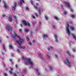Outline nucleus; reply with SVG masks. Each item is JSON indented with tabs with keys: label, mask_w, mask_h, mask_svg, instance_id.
Masks as SVG:
<instances>
[{
	"label": "nucleus",
	"mask_w": 76,
	"mask_h": 76,
	"mask_svg": "<svg viewBox=\"0 0 76 76\" xmlns=\"http://www.w3.org/2000/svg\"><path fill=\"white\" fill-rule=\"evenodd\" d=\"M72 36H73V38H74V39H75V40H76V35H75V34H72Z\"/></svg>",
	"instance_id": "4468645a"
},
{
	"label": "nucleus",
	"mask_w": 76,
	"mask_h": 76,
	"mask_svg": "<svg viewBox=\"0 0 76 76\" xmlns=\"http://www.w3.org/2000/svg\"><path fill=\"white\" fill-rule=\"evenodd\" d=\"M13 68L11 67L10 68L11 71H9V73H10V74H12V71H13Z\"/></svg>",
	"instance_id": "ddd939ff"
},
{
	"label": "nucleus",
	"mask_w": 76,
	"mask_h": 76,
	"mask_svg": "<svg viewBox=\"0 0 76 76\" xmlns=\"http://www.w3.org/2000/svg\"><path fill=\"white\" fill-rule=\"evenodd\" d=\"M7 38H9V37H8V36H7Z\"/></svg>",
	"instance_id": "0e129e2a"
},
{
	"label": "nucleus",
	"mask_w": 76,
	"mask_h": 76,
	"mask_svg": "<svg viewBox=\"0 0 76 76\" xmlns=\"http://www.w3.org/2000/svg\"><path fill=\"white\" fill-rule=\"evenodd\" d=\"M2 16L3 17H4V18H6V17H7L6 16V15H3Z\"/></svg>",
	"instance_id": "c9c22d12"
},
{
	"label": "nucleus",
	"mask_w": 76,
	"mask_h": 76,
	"mask_svg": "<svg viewBox=\"0 0 76 76\" xmlns=\"http://www.w3.org/2000/svg\"><path fill=\"white\" fill-rule=\"evenodd\" d=\"M3 3L4 4V7L6 8H7V4H6L5 3V2H4V1H3Z\"/></svg>",
	"instance_id": "2eb2a0df"
},
{
	"label": "nucleus",
	"mask_w": 76,
	"mask_h": 76,
	"mask_svg": "<svg viewBox=\"0 0 76 76\" xmlns=\"http://www.w3.org/2000/svg\"><path fill=\"white\" fill-rule=\"evenodd\" d=\"M67 13V12H63V14L64 15H66Z\"/></svg>",
	"instance_id": "72a5a7b5"
},
{
	"label": "nucleus",
	"mask_w": 76,
	"mask_h": 76,
	"mask_svg": "<svg viewBox=\"0 0 76 76\" xmlns=\"http://www.w3.org/2000/svg\"><path fill=\"white\" fill-rule=\"evenodd\" d=\"M38 54L39 55V56H41V53H38Z\"/></svg>",
	"instance_id": "603ef678"
},
{
	"label": "nucleus",
	"mask_w": 76,
	"mask_h": 76,
	"mask_svg": "<svg viewBox=\"0 0 76 76\" xmlns=\"http://www.w3.org/2000/svg\"><path fill=\"white\" fill-rule=\"evenodd\" d=\"M17 51L18 52V53H20V50H18V49H17Z\"/></svg>",
	"instance_id": "473e14b6"
},
{
	"label": "nucleus",
	"mask_w": 76,
	"mask_h": 76,
	"mask_svg": "<svg viewBox=\"0 0 76 76\" xmlns=\"http://www.w3.org/2000/svg\"><path fill=\"white\" fill-rule=\"evenodd\" d=\"M6 70H7V69H6Z\"/></svg>",
	"instance_id": "774afa93"
},
{
	"label": "nucleus",
	"mask_w": 76,
	"mask_h": 76,
	"mask_svg": "<svg viewBox=\"0 0 76 76\" xmlns=\"http://www.w3.org/2000/svg\"><path fill=\"white\" fill-rule=\"evenodd\" d=\"M25 63L26 65L29 64L31 65V66H33L34 64V62L31 61V59L30 58H28L26 59L25 61Z\"/></svg>",
	"instance_id": "f03ea898"
},
{
	"label": "nucleus",
	"mask_w": 76,
	"mask_h": 76,
	"mask_svg": "<svg viewBox=\"0 0 76 76\" xmlns=\"http://www.w3.org/2000/svg\"><path fill=\"white\" fill-rule=\"evenodd\" d=\"M66 62L65 61H63L64 63L65 64H67V66H68L69 67H70L72 66V63L69 61V60L67 58H66Z\"/></svg>",
	"instance_id": "20e7f679"
},
{
	"label": "nucleus",
	"mask_w": 76,
	"mask_h": 76,
	"mask_svg": "<svg viewBox=\"0 0 76 76\" xmlns=\"http://www.w3.org/2000/svg\"><path fill=\"white\" fill-rule=\"evenodd\" d=\"M55 56L56 58H58V55L56 54L55 55Z\"/></svg>",
	"instance_id": "4be33fe9"
},
{
	"label": "nucleus",
	"mask_w": 76,
	"mask_h": 76,
	"mask_svg": "<svg viewBox=\"0 0 76 76\" xmlns=\"http://www.w3.org/2000/svg\"><path fill=\"white\" fill-rule=\"evenodd\" d=\"M10 48H11V49H13V47H12V45H10Z\"/></svg>",
	"instance_id": "7c9ffc66"
},
{
	"label": "nucleus",
	"mask_w": 76,
	"mask_h": 76,
	"mask_svg": "<svg viewBox=\"0 0 76 76\" xmlns=\"http://www.w3.org/2000/svg\"><path fill=\"white\" fill-rule=\"evenodd\" d=\"M6 29L8 30V31H12V28L9 26H7L6 27Z\"/></svg>",
	"instance_id": "6e6552de"
},
{
	"label": "nucleus",
	"mask_w": 76,
	"mask_h": 76,
	"mask_svg": "<svg viewBox=\"0 0 76 76\" xmlns=\"http://www.w3.org/2000/svg\"><path fill=\"white\" fill-rule=\"evenodd\" d=\"M50 54L47 55L48 57V58H50Z\"/></svg>",
	"instance_id": "bb28decb"
},
{
	"label": "nucleus",
	"mask_w": 76,
	"mask_h": 76,
	"mask_svg": "<svg viewBox=\"0 0 76 76\" xmlns=\"http://www.w3.org/2000/svg\"><path fill=\"white\" fill-rule=\"evenodd\" d=\"M54 37L55 38V40L56 42H58L59 41V40H60V38H59L58 37V36L55 34Z\"/></svg>",
	"instance_id": "423d86ee"
},
{
	"label": "nucleus",
	"mask_w": 76,
	"mask_h": 76,
	"mask_svg": "<svg viewBox=\"0 0 76 76\" xmlns=\"http://www.w3.org/2000/svg\"><path fill=\"white\" fill-rule=\"evenodd\" d=\"M17 22V21L16 20V23H18V22Z\"/></svg>",
	"instance_id": "052dcab7"
},
{
	"label": "nucleus",
	"mask_w": 76,
	"mask_h": 76,
	"mask_svg": "<svg viewBox=\"0 0 76 76\" xmlns=\"http://www.w3.org/2000/svg\"><path fill=\"white\" fill-rule=\"evenodd\" d=\"M32 42H35V40H33L32 41Z\"/></svg>",
	"instance_id": "8fccbe9b"
},
{
	"label": "nucleus",
	"mask_w": 76,
	"mask_h": 76,
	"mask_svg": "<svg viewBox=\"0 0 76 76\" xmlns=\"http://www.w3.org/2000/svg\"><path fill=\"white\" fill-rule=\"evenodd\" d=\"M19 32H21V31H22V30H21V29H20L19 30Z\"/></svg>",
	"instance_id": "3c124183"
},
{
	"label": "nucleus",
	"mask_w": 76,
	"mask_h": 76,
	"mask_svg": "<svg viewBox=\"0 0 76 76\" xmlns=\"http://www.w3.org/2000/svg\"><path fill=\"white\" fill-rule=\"evenodd\" d=\"M3 49L4 50H5V47H4V45H3Z\"/></svg>",
	"instance_id": "c85d7f7f"
},
{
	"label": "nucleus",
	"mask_w": 76,
	"mask_h": 76,
	"mask_svg": "<svg viewBox=\"0 0 76 76\" xmlns=\"http://www.w3.org/2000/svg\"><path fill=\"white\" fill-rule=\"evenodd\" d=\"M13 34L14 35L12 34H11V37H12V38H14V39L16 38V37H18V38H19V39L20 40V39H22L20 38V36L18 35L17 33H16V31H13Z\"/></svg>",
	"instance_id": "39448f33"
},
{
	"label": "nucleus",
	"mask_w": 76,
	"mask_h": 76,
	"mask_svg": "<svg viewBox=\"0 0 76 76\" xmlns=\"http://www.w3.org/2000/svg\"><path fill=\"white\" fill-rule=\"evenodd\" d=\"M31 17L34 19H35V17L33 15H31Z\"/></svg>",
	"instance_id": "5701e85b"
},
{
	"label": "nucleus",
	"mask_w": 76,
	"mask_h": 76,
	"mask_svg": "<svg viewBox=\"0 0 76 76\" xmlns=\"http://www.w3.org/2000/svg\"><path fill=\"white\" fill-rule=\"evenodd\" d=\"M32 24L33 26L34 25V24H35V23L32 22Z\"/></svg>",
	"instance_id": "de8ad7c7"
},
{
	"label": "nucleus",
	"mask_w": 76,
	"mask_h": 76,
	"mask_svg": "<svg viewBox=\"0 0 76 76\" xmlns=\"http://www.w3.org/2000/svg\"><path fill=\"white\" fill-rule=\"evenodd\" d=\"M8 20L9 22H12V17H9L8 18Z\"/></svg>",
	"instance_id": "dca6fc26"
},
{
	"label": "nucleus",
	"mask_w": 76,
	"mask_h": 76,
	"mask_svg": "<svg viewBox=\"0 0 76 76\" xmlns=\"http://www.w3.org/2000/svg\"><path fill=\"white\" fill-rule=\"evenodd\" d=\"M36 72H38V69H36Z\"/></svg>",
	"instance_id": "864d4df0"
},
{
	"label": "nucleus",
	"mask_w": 76,
	"mask_h": 76,
	"mask_svg": "<svg viewBox=\"0 0 76 76\" xmlns=\"http://www.w3.org/2000/svg\"><path fill=\"white\" fill-rule=\"evenodd\" d=\"M72 51H73V52H75V51H76V49H72Z\"/></svg>",
	"instance_id": "cd10ccee"
},
{
	"label": "nucleus",
	"mask_w": 76,
	"mask_h": 76,
	"mask_svg": "<svg viewBox=\"0 0 76 76\" xmlns=\"http://www.w3.org/2000/svg\"><path fill=\"white\" fill-rule=\"evenodd\" d=\"M10 61L11 63H13L12 61V59H10Z\"/></svg>",
	"instance_id": "79ce46f5"
},
{
	"label": "nucleus",
	"mask_w": 76,
	"mask_h": 76,
	"mask_svg": "<svg viewBox=\"0 0 76 76\" xmlns=\"http://www.w3.org/2000/svg\"><path fill=\"white\" fill-rule=\"evenodd\" d=\"M45 20H47L48 19V18L47 16L46 15L45 16Z\"/></svg>",
	"instance_id": "412c9836"
},
{
	"label": "nucleus",
	"mask_w": 76,
	"mask_h": 76,
	"mask_svg": "<svg viewBox=\"0 0 76 76\" xmlns=\"http://www.w3.org/2000/svg\"><path fill=\"white\" fill-rule=\"evenodd\" d=\"M54 48L52 46H50V47H49L48 49V51H51Z\"/></svg>",
	"instance_id": "f8f14e48"
},
{
	"label": "nucleus",
	"mask_w": 76,
	"mask_h": 76,
	"mask_svg": "<svg viewBox=\"0 0 76 76\" xmlns=\"http://www.w3.org/2000/svg\"><path fill=\"white\" fill-rule=\"evenodd\" d=\"M29 10V8H28V7H26V10Z\"/></svg>",
	"instance_id": "58836bf2"
},
{
	"label": "nucleus",
	"mask_w": 76,
	"mask_h": 76,
	"mask_svg": "<svg viewBox=\"0 0 76 76\" xmlns=\"http://www.w3.org/2000/svg\"><path fill=\"white\" fill-rule=\"evenodd\" d=\"M31 4H32V5H33V3H32V1H31Z\"/></svg>",
	"instance_id": "09e8293b"
},
{
	"label": "nucleus",
	"mask_w": 76,
	"mask_h": 76,
	"mask_svg": "<svg viewBox=\"0 0 76 76\" xmlns=\"http://www.w3.org/2000/svg\"><path fill=\"white\" fill-rule=\"evenodd\" d=\"M63 4H64L65 6L68 7H70L71 6V5L69 3H66V2H64L63 3Z\"/></svg>",
	"instance_id": "1a4fd4ad"
},
{
	"label": "nucleus",
	"mask_w": 76,
	"mask_h": 76,
	"mask_svg": "<svg viewBox=\"0 0 76 76\" xmlns=\"http://www.w3.org/2000/svg\"><path fill=\"white\" fill-rule=\"evenodd\" d=\"M41 11V10H40V9H39V14L40 15V12Z\"/></svg>",
	"instance_id": "ea45409f"
},
{
	"label": "nucleus",
	"mask_w": 76,
	"mask_h": 76,
	"mask_svg": "<svg viewBox=\"0 0 76 76\" xmlns=\"http://www.w3.org/2000/svg\"><path fill=\"white\" fill-rule=\"evenodd\" d=\"M11 56H13V54H11Z\"/></svg>",
	"instance_id": "69168bd1"
},
{
	"label": "nucleus",
	"mask_w": 76,
	"mask_h": 76,
	"mask_svg": "<svg viewBox=\"0 0 76 76\" xmlns=\"http://www.w3.org/2000/svg\"><path fill=\"white\" fill-rule=\"evenodd\" d=\"M70 10L72 12H73L74 11V10H73V9L72 8H70Z\"/></svg>",
	"instance_id": "393cba45"
},
{
	"label": "nucleus",
	"mask_w": 76,
	"mask_h": 76,
	"mask_svg": "<svg viewBox=\"0 0 76 76\" xmlns=\"http://www.w3.org/2000/svg\"><path fill=\"white\" fill-rule=\"evenodd\" d=\"M55 19H56V20H57L58 19V18L57 17H54Z\"/></svg>",
	"instance_id": "a878e982"
},
{
	"label": "nucleus",
	"mask_w": 76,
	"mask_h": 76,
	"mask_svg": "<svg viewBox=\"0 0 76 76\" xmlns=\"http://www.w3.org/2000/svg\"><path fill=\"white\" fill-rule=\"evenodd\" d=\"M37 73L38 75H41V73L39 72H37Z\"/></svg>",
	"instance_id": "2f4dec72"
},
{
	"label": "nucleus",
	"mask_w": 76,
	"mask_h": 76,
	"mask_svg": "<svg viewBox=\"0 0 76 76\" xmlns=\"http://www.w3.org/2000/svg\"><path fill=\"white\" fill-rule=\"evenodd\" d=\"M71 17L72 18H74L75 16L73 15H71Z\"/></svg>",
	"instance_id": "b1692460"
},
{
	"label": "nucleus",
	"mask_w": 76,
	"mask_h": 76,
	"mask_svg": "<svg viewBox=\"0 0 76 76\" xmlns=\"http://www.w3.org/2000/svg\"><path fill=\"white\" fill-rule=\"evenodd\" d=\"M2 41H1V39H0V42H1Z\"/></svg>",
	"instance_id": "4d7b16f0"
},
{
	"label": "nucleus",
	"mask_w": 76,
	"mask_h": 76,
	"mask_svg": "<svg viewBox=\"0 0 76 76\" xmlns=\"http://www.w3.org/2000/svg\"><path fill=\"white\" fill-rule=\"evenodd\" d=\"M34 15L35 16H37V17H38V15H37V14L36 13H35Z\"/></svg>",
	"instance_id": "f704fd0d"
},
{
	"label": "nucleus",
	"mask_w": 76,
	"mask_h": 76,
	"mask_svg": "<svg viewBox=\"0 0 76 76\" xmlns=\"http://www.w3.org/2000/svg\"><path fill=\"white\" fill-rule=\"evenodd\" d=\"M14 6L12 7V10H15V7H16V5H17L16 3L15 2L14 3Z\"/></svg>",
	"instance_id": "9d476101"
},
{
	"label": "nucleus",
	"mask_w": 76,
	"mask_h": 76,
	"mask_svg": "<svg viewBox=\"0 0 76 76\" xmlns=\"http://www.w3.org/2000/svg\"><path fill=\"white\" fill-rule=\"evenodd\" d=\"M66 25H67V26H66V31L68 35V36H70L71 32L69 30V27L70 29L72 31H73V30H75V28H74L73 27L69 26V23H66Z\"/></svg>",
	"instance_id": "f257e3e1"
},
{
	"label": "nucleus",
	"mask_w": 76,
	"mask_h": 76,
	"mask_svg": "<svg viewBox=\"0 0 76 76\" xmlns=\"http://www.w3.org/2000/svg\"><path fill=\"white\" fill-rule=\"evenodd\" d=\"M4 75L5 76H7V74L5 73H4Z\"/></svg>",
	"instance_id": "a18cd8bd"
},
{
	"label": "nucleus",
	"mask_w": 76,
	"mask_h": 76,
	"mask_svg": "<svg viewBox=\"0 0 76 76\" xmlns=\"http://www.w3.org/2000/svg\"><path fill=\"white\" fill-rule=\"evenodd\" d=\"M66 54H68L69 56H71V55L70 53V52H69L68 50H67L66 51Z\"/></svg>",
	"instance_id": "a211bd4d"
},
{
	"label": "nucleus",
	"mask_w": 76,
	"mask_h": 76,
	"mask_svg": "<svg viewBox=\"0 0 76 76\" xmlns=\"http://www.w3.org/2000/svg\"><path fill=\"white\" fill-rule=\"evenodd\" d=\"M26 39L27 41H28V40H29V38H28V37H26Z\"/></svg>",
	"instance_id": "c03bdc74"
},
{
	"label": "nucleus",
	"mask_w": 76,
	"mask_h": 76,
	"mask_svg": "<svg viewBox=\"0 0 76 76\" xmlns=\"http://www.w3.org/2000/svg\"><path fill=\"white\" fill-rule=\"evenodd\" d=\"M36 5H37V6H38V4L37 3H36Z\"/></svg>",
	"instance_id": "bf43d9fd"
},
{
	"label": "nucleus",
	"mask_w": 76,
	"mask_h": 76,
	"mask_svg": "<svg viewBox=\"0 0 76 76\" xmlns=\"http://www.w3.org/2000/svg\"><path fill=\"white\" fill-rule=\"evenodd\" d=\"M2 54H3H3H4L2 52Z\"/></svg>",
	"instance_id": "e2e57ef3"
},
{
	"label": "nucleus",
	"mask_w": 76,
	"mask_h": 76,
	"mask_svg": "<svg viewBox=\"0 0 76 76\" xmlns=\"http://www.w3.org/2000/svg\"><path fill=\"white\" fill-rule=\"evenodd\" d=\"M37 1H39V0H36Z\"/></svg>",
	"instance_id": "338daca9"
},
{
	"label": "nucleus",
	"mask_w": 76,
	"mask_h": 76,
	"mask_svg": "<svg viewBox=\"0 0 76 76\" xmlns=\"http://www.w3.org/2000/svg\"><path fill=\"white\" fill-rule=\"evenodd\" d=\"M14 76H17V75H16V74L14 73Z\"/></svg>",
	"instance_id": "37998d69"
},
{
	"label": "nucleus",
	"mask_w": 76,
	"mask_h": 76,
	"mask_svg": "<svg viewBox=\"0 0 76 76\" xmlns=\"http://www.w3.org/2000/svg\"><path fill=\"white\" fill-rule=\"evenodd\" d=\"M28 44L30 45H31L32 44V43H31V42H30L28 43Z\"/></svg>",
	"instance_id": "4c0bfd02"
},
{
	"label": "nucleus",
	"mask_w": 76,
	"mask_h": 76,
	"mask_svg": "<svg viewBox=\"0 0 76 76\" xmlns=\"http://www.w3.org/2000/svg\"><path fill=\"white\" fill-rule=\"evenodd\" d=\"M33 34V32L31 31V34H30L31 35H32Z\"/></svg>",
	"instance_id": "e433bc0d"
},
{
	"label": "nucleus",
	"mask_w": 76,
	"mask_h": 76,
	"mask_svg": "<svg viewBox=\"0 0 76 76\" xmlns=\"http://www.w3.org/2000/svg\"><path fill=\"white\" fill-rule=\"evenodd\" d=\"M22 23H23L24 25H28V26H30V24H29L28 22L26 23V21L25 20H23L22 21Z\"/></svg>",
	"instance_id": "0eeeda50"
},
{
	"label": "nucleus",
	"mask_w": 76,
	"mask_h": 76,
	"mask_svg": "<svg viewBox=\"0 0 76 76\" xmlns=\"http://www.w3.org/2000/svg\"><path fill=\"white\" fill-rule=\"evenodd\" d=\"M33 6L35 9H37V7H36L34 5Z\"/></svg>",
	"instance_id": "c756f323"
},
{
	"label": "nucleus",
	"mask_w": 76,
	"mask_h": 76,
	"mask_svg": "<svg viewBox=\"0 0 76 76\" xmlns=\"http://www.w3.org/2000/svg\"><path fill=\"white\" fill-rule=\"evenodd\" d=\"M23 41V40L22 39H20V42L19 40L17 41L16 42L17 43H19V48H21L23 49V50H25V49H26V47L25 46L21 47V46L20 45L22 44Z\"/></svg>",
	"instance_id": "7ed1b4c3"
},
{
	"label": "nucleus",
	"mask_w": 76,
	"mask_h": 76,
	"mask_svg": "<svg viewBox=\"0 0 76 76\" xmlns=\"http://www.w3.org/2000/svg\"><path fill=\"white\" fill-rule=\"evenodd\" d=\"M26 72V70H24V73L25 72Z\"/></svg>",
	"instance_id": "13d9d810"
},
{
	"label": "nucleus",
	"mask_w": 76,
	"mask_h": 76,
	"mask_svg": "<svg viewBox=\"0 0 76 76\" xmlns=\"http://www.w3.org/2000/svg\"><path fill=\"white\" fill-rule=\"evenodd\" d=\"M14 18H15V19H16L17 17H16L15 16H14Z\"/></svg>",
	"instance_id": "a19ab883"
},
{
	"label": "nucleus",
	"mask_w": 76,
	"mask_h": 76,
	"mask_svg": "<svg viewBox=\"0 0 76 76\" xmlns=\"http://www.w3.org/2000/svg\"><path fill=\"white\" fill-rule=\"evenodd\" d=\"M53 70V68L51 66H50L49 70L50 71L51 70Z\"/></svg>",
	"instance_id": "6ab92c4d"
},
{
	"label": "nucleus",
	"mask_w": 76,
	"mask_h": 76,
	"mask_svg": "<svg viewBox=\"0 0 76 76\" xmlns=\"http://www.w3.org/2000/svg\"><path fill=\"white\" fill-rule=\"evenodd\" d=\"M15 67H16V68H17V67H18V65H15Z\"/></svg>",
	"instance_id": "6e6d98bb"
},
{
	"label": "nucleus",
	"mask_w": 76,
	"mask_h": 76,
	"mask_svg": "<svg viewBox=\"0 0 76 76\" xmlns=\"http://www.w3.org/2000/svg\"><path fill=\"white\" fill-rule=\"evenodd\" d=\"M72 56L73 57V58H74V56L73 55H72Z\"/></svg>",
	"instance_id": "680f3d73"
},
{
	"label": "nucleus",
	"mask_w": 76,
	"mask_h": 76,
	"mask_svg": "<svg viewBox=\"0 0 76 76\" xmlns=\"http://www.w3.org/2000/svg\"><path fill=\"white\" fill-rule=\"evenodd\" d=\"M45 70V71H47V70H48V69H47V68H46Z\"/></svg>",
	"instance_id": "49530a36"
},
{
	"label": "nucleus",
	"mask_w": 76,
	"mask_h": 76,
	"mask_svg": "<svg viewBox=\"0 0 76 76\" xmlns=\"http://www.w3.org/2000/svg\"><path fill=\"white\" fill-rule=\"evenodd\" d=\"M24 3V1L23 0H20V2L19 3V5L21 6L22 4V3Z\"/></svg>",
	"instance_id": "9b49d317"
},
{
	"label": "nucleus",
	"mask_w": 76,
	"mask_h": 76,
	"mask_svg": "<svg viewBox=\"0 0 76 76\" xmlns=\"http://www.w3.org/2000/svg\"><path fill=\"white\" fill-rule=\"evenodd\" d=\"M43 38H47L48 37V36L47 34H44L43 36Z\"/></svg>",
	"instance_id": "f3484780"
},
{
	"label": "nucleus",
	"mask_w": 76,
	"mask_h": 76,
	"mask_svg": "<svg viewBox=\"0 0 76 76\" xmlns=\"http://www.w3.org/2000/svg\"><path fill=\"white\" fill-rule=\"evenodd\" d=\"M20 26H21V27H22H22H23V26H22V24H20Z\"/></svg>",
	"instance_id": "5fc2aeb1"
},
{
	"label": "nucleus",
	"mask_w": 76,
	"mask_h": 76,
	"mask_svg": "<svg viewBox=\"0 0 76 76\" xmlns=\"http://www.w3.org/2000/svg\"><path fill=\"white\" fill-rule=\"evenodd\" d=\"M29 31V30L28 29H24L25 32H28Z\"/></svg>",
	"instance_id": "aec40b11"
}]
</instances>
